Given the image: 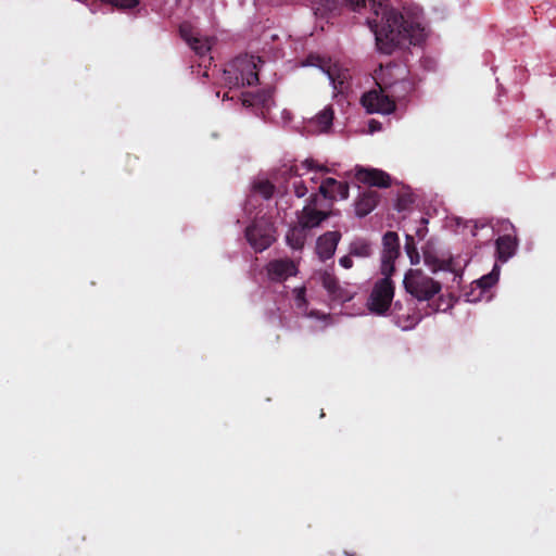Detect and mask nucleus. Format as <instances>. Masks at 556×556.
<instances>
[{
	"label": "nucleus",
	"instance_id": "nucleus-12",
	"mask_svg": "<svg viewBox=\"0 0 556 556\" xmlns=\"http://www.w3.org/2000/svg\"><path fill=\"white\" fill-rule=\"evenodd\" d=\"M318 192L320 195H323L325 199L328 200H336L337 197H339L342 200H345L349 198V184L345 181H338L334 178H326L321 181Z\"/></svg>",
	"mask_w": 556,
	"mask_h": 556
},
{
	"label": "nucleus",
	"instance_id": "nucleus-6",
	"mask_svg": "<svg viewBox=\"0 0 556 556\" xmlns=\"http://www.w3.org/2000/svg\"><path fill=\"white\" fill-rule=\"evenodd\" d=\"M361 103L370 114H390L394 112L396 108L394 99H391L387 89L379 87L378 89H372L364 93Z\"/></svg>",
	"mask_w": 556,
	"mask_h": 556
},
{
	"label": "nucleus",
	"instance_id": "nucleus-8",
	"mask_svg": "<svg viewBox=\"0 0 556 556\" xmlns=\"http://www.w3.org/2000/svg\"><path fill=\"white\" fill-rule=\"evenodd\" d=\"M409 74L407 65L391 62L386 66L380 65L379 71H376L375 79L379 88L387 89L393 84L404 79Z\"/></svg>",
	"mask_w": 556,
	"mask_h": 556
},
{
	"label": "nucleus",
	"instance_id": "nucleus-11",
	"mask_svg": "<svg viewBox=\"0 0 556 556\" xmlns=\"http://www.w3.org/2000/svg\"><path fill=\"white\" fill-rule=\"evenodd\" d=\"M341 237V232L337 230L327 231L318 237L316 241V253L321 261H327L333 256Z\"/></svg>",
	"mask_w": 556,
	"mask_h": 556
},
{
	"label": "nucleus",
	"instance_id": "nucleus-32",
	"mask_svg": "<svg viewBox=\"0 0 556 556\" xmlns=\"http://www.w3.org/2000/svg\"><path fill=\"white\" fill-rule=\"evenodd\" d=\"M329 79L332 81L334 89H342V85L344 84L343 78H341V75H338L337 77L333 76V74L328 71Z\"/></svg>",
	"mask_w": 556,
	"mask_h": 556
},
{
	"label": "nucleus",
	"instance_id": "nucleus-20",
	"mask_svg": "<svg viewBox=\"0 0 556 556\" xmlns=\"http://www.w3.org/2000/svg\"><path fill=\"white\" fill-rule=\"evenodd\" d=\"M424 262L432 273H437L439 270H453L452 261L440 260L428 249H424Z\"/></svg>",
	"mask_w": 556,
	"mask_h": 556
},
{
	"label": "nucleus",
	"instance_id": "nucleus-24",
	"mask_svg": "<svg viewBox=\"0 0 556 556\" xmlns=\"http://www.w3.org/2000/svg\"><path fill=\"white\" fill-rule=\"evenodd\" d=\"M189 47L195 52L197 55L200 58H204L208 55L211 49H212V42L211 39L205 37L198 36L195 39L191 41Z\"/></svg>",
	"mask_w": 556,
	"mask_h": 556
},
{
	"label": "nucleus",
	"instance_id": "nucleus-5",
	"mask_svg": "<svg viewBox=\"0 0 556 556\" xmlns=\"http://www.w3.org/2000/svg\"><path fill=\"white\" fill-rule=\"evenodd\" d=\"M391 277L383 276L381 279H378L368 298V309L377 315H384L392 304L395 286Z\"/></svg>",
	"mask_w": 556,
	"mask_h": 556
},
{
	"label": "nucleus",
	"instance_id": "nucleus-34",
	"mask_svg": "<svg viewBox=\"0 0 556 556\" xmlns=\"http://www.w3.org/2000/svg\"><path fill=\"white\" fill-rule=\"evenodd\" d=\"M303 166H305L308 170H317V167L320 166L319 164H317V162L315 160H312V159H307L305 160L303 163H302Z\"/></svg>",
	"mask_w": 556,
	"mask_h": 556
},
{
	"label": "nucleus",
	"instance_id": "nucleus-36",
	"mask_svg": "<svg viewBox=\"0 0 556 556\" xmlns=\"http://www.w3.org/2000/svg\"><path fill=\"white\" fill-rule=\"evenodd\" d=\"M417 320L415 318H412L408 324L401 325L404 329L413 327Z\"/></svg>",
	"mask_w": 556,
	"mask_h": 556
},
{
	"label": "nucleus",
	"instance_id": "nucleus-10",
	"mask_svg": "<svg viewBox=\"0 0 556 556\" xmlns=\"http://www.w3.org/2000/svg\"><path fill=\"white\" fill-rule=\"evenodd\" d=\"M355 178L359 182L371 187L388 188L391 185L390 175L378 168L356 166Z\"/></svg>",
	"mask_w": 556,
	"mask_h": 556
},
{
	"label": "nucleus",
	"instance_id": "nucleus-33",
	"mask_svg": "<svg viewBox=\"0 0 556 556\" xmlns=\"http://www.w3.org/2000/svg\"><path fill=\"white\" fill-rule=\"evenodd\" d=\"M352 255H344L339 260V264L344 267L345 269H350L353 267V260L351 257Z\"/></svg>",
	"mask_w": 556,
	"mask_h": 556
},
{
	"label": "nucleus",
	"instance_id": "nucleus-28",
	"mask_svg": "<svg viewBox=\"0 0 556 556\" xmlns=\"http://www.w3.org/2000/svg\"><path fill=\"white\" fill-rule=\"evenodd\" d=\"M101 2L108 3L119 10L131 9L138 5V0H100Z\"/></svg>",
	"mask_w": 556,
	"mask_h": 556
},
{
	"label": "nucleus",
	"instance_id": "nucleus-9",
	"mask_svg": "<svg viewBox=\"0 0 556 556\" xmlns=\"http://www.w3.org/2000/svg\"><path fill=\"white\" fill-rule=\"evenodd\" d=\"M268 278L274 282L286 281L298 274L295 263L290 258L270 261L266 266Z\"/></svg>",
	"mask_w": 556,
	"mask_h": 556
},
{
	"label": "nucleus",
	"instance_id": "nucleus-37",
	"mask_svg": "<svg viewBox=\"0 0 556 556\" xmlns=\"http://www.w3.org/2000/svg\"><path fill=\"white\" fill-rule=\"evenodd\" d=\"M317 170L321 172V173H329L330 172V169L327 166H325V165L318 166Z\"/></svg>",
	"mask_w": 556,
	"mask_h": 556
},
{
	"label": "nucleus",
	"instance_id": "nucleus-13",
	"mask_svg": "<svg viewBox=\"0 0 556 556\" xmlns=\"http://www.w3.org/2000/svg\"><path fill=\"white\" fill-rule=\"evenodd\" d=\"M323 287L327 290L332 300L348 302L352 300L353 292L342 287L337 277L330 273H324L321 276Z\"/></svg>",
	"mask_w": 556,
	"mask_h": 556
},
{
	"label": "nucleus",
	"instance_id": "nucleus-35",
	"mask_svg": "<svg viewBox=\"0 0 556 556\" xmlns=\"http://www.w3.org/2000/svg\"><path fill=\"white\" fill-rule=\"evenodd\" d=\"M318 204V194H311L308 199V204L306 206L316 208Z\"/></svg>",
	"mask_w": 556,
	"mask_h": 556
},
{
	"label": "nucleus",
	"instance_id": "nucleus-22",
	"mask_svg": "<svg viewBox=\"0 0 556 556\" xmlns=\"http://www.w3.org/2000/svg\"><path fill=\"white\" fill-rule=\"evenodd\" d=\"M333 117L334 111L331 105H328L315 116L312 123L315 124L320 131H327L332 126Z\"/></svg>",
	"mask_w": 556,
	"mask_h": 556
},
{
	"label": "nucleus",
	"instance_id": "nucleus-27",
	"mask_svg": "<svg viewBox=\"0 0 556 556\" xmlns=\"http://www.w3.org/2000/svg\"><path fill=\"white\" fill-rule=\"evenodd\" d=\"M179 33L181 38L188 43V46L191 43L193 39H195L199 35L194 31L193 27L190 23H182L179 26Z\"/></svg>",
	"mask_w": 556,
	"mask_h": 556
},
{
	"label": "nucleus",
	"instance_id": "nucleus-18",
	"mask_svg": "<svg viewBox=\"0 0 556 556\" xmlns=\"http://www.w3.org/2000/svg\"><path fill=\"white\" fill-rule=\"evenodd\" d=\"M307 239V230L299 223L288 230L286 241L293 250H302Z\"/></svg>",
	"mask_w": 556,
	"mask_h": 556
},
{
	"label": "nucleus",
	"instance_id": "nucleus-39",
	"mask_svg": "<svg viewBox=\"0 0 556 556\" xmlns=\"http://www.w3.org/2000/svg\"><path fill=\"white\" fill-rule=\"evenodd\" d=\"M135 161H137L136 156L127 155V163H131V162H135Z\"/></svg>",
	"mask_w": 556,
	"mask_h": 556
},
{
	"label": "nucleus",
	"instance_id": "nucleus-14",
	"mask_svg": "<svg viewBox=\"0 0 556 556\" xmlns=\"http://www.w3.org/2000/svg\"><path fill=\"white\" fill-rule=\"evenodd\" d=\"M380 201V194L371 189L365 190L355 200V214L358 217H365L371 213Z\"/></svg>",
	"mask_w": 556,
	"mask_h": 556
},
{
	"label": "nucleus",
	"instance_id": "nucleus-17",
	"mask_svg": "<svg viewBox=\"0 0 556 556\" xmlns=\"http://www.w3.org/2000/svg\"><path fill=\"white\" fill-rule=\"evenodd\" d=\"M415 80L409 74L404 79L387 88V91L391 99H394L395 103L396 101L406 99L415 90Z\"/></svg>",
	"mask_w": 556,
	"mask_h": 556
},
{
	"label": "nucleus",
	"instance_id": "nucleus-7",
	"mask_svg": "<svg viewBox=\"0 0 556 556\" xmlns=\"http://www.w3.org/2000/svg\"><path fill=\"white\" fill-rule=\"evenodd\" d=\"M401 254L400 238L395 231H387L382 237L380 273L392 276L395 271L394 262Z\"/></svg>",
	"mask_w": 556,
	"mask_h": 556
},
{
	"label": "nucleus",
	"instance_id": "nucleus-31",
	"mask_svg": "<svg viewBox=\"0 0 556 556\" xmlns=\"http://www.w3.org/2000/svg\"><path fill=\"white\" fill-rule=\"evenodd\" d=\"M421 223L424 225L418 227L415 230V236L418 237L420 240H422L426 237L427 232H428V229L426 227V225L428 224V220L426 218H421Z\"/></svg>",
	"mask_w": 556,
	"mask_h": 556
},
{
	"label": "nucleus",
	"instance_id": "nucleus-3",
	"mask_svg": "<svg viewBox=\"0 0 556 556\" xmlns=\"http://www.w3.org/2000/svg\"><path fill=\"white\" fill-rule=\"evenodd\" d=\"M406 292L418 301H429L440 293L441 283L420 269H409L403 280Z\"/></svg>",
	"mask_w": 556,
	"mask_h": 556
},
{
	"label": "nucleus",
	"instance_id": "nucleus-29",
	"mask_svg": "<svg viewBox=\"0 0 556 556\" xmlns=\"http://www.w3.org/2000/svg\"><path fill=\"white\" fill-rule=\"evenodd\" d=\"M295 302L298 307H303L306 305V289L305 287L295 288L293 290Z\"/></svg>",
	"mask_w": 556,
	"mask_h": 556
},
{
	"label": "nucleus",
	"instance_id": "nucleus-19",
	"mask_svg": "<svg viewBox=\"0 0 556 556\" xmlns=\"http://www.w3.org/2000/svg\"><path fill=\"white\" fill-rule=\"evenodd\" d=\"M271 101V93L269 91H261L257 93L247 92L243 93L242 104L244 106L260 105L262 109H269Z\"/></svg>",
	"mask_w": 556,
	"mask_h": 556
},
{
	"label": "nucleus",
	"instance_id": "nucleus-16",
	"mask_svg": "<svg viewBox=\"0 0 556 556\" xmlns=\"http://www.w3.org/2000/svg\"><path fill=\"white\" fill-rule=\"evenodd\" d=\"M495 245L497 258L501 262H506L516 253L518 239L513 235H503L496 239Z\"/></svg>",
	"mask_w": 556,
	"mask_h": 556
},
{
	"label": "nucleus",
	"instance_id": "nucleus-21",
	"mask_svg": "<svg viewBox=\"0 0 556 556\" xmlns=\"http://www.w3.org/2000/svg\"><path fill=\"white\" fill-rule=\"evenodd\" d=\"M251 190L264 200H270L276 191V186L268 179H256L252 182Z\"/></svg>",
	"mask_w": 556,
	"mask_h": 556
},
{
	"label": "nucleus",
	"instance_id": "nucleus-30",
	"mask_svg": "<svg viewBox=\"0 0 556 556\" xmlns=\"http://www.w3.org/2000/svg\"><path fill=\"white\" fill-rule=\"evenodd\" d=\"M294 193L298 198H303L307 194L308 190L307 187L303 181L294 182Z\"/></svg>",
	"mask_w": 556,
	"mask_h": 556
},
{
	"label": "nucleus",
	"instance_id": "nucleus-15",
	"mask_svg": "<svg viewBox=\"0 0 556 556\" xmlns=\"http://www.w3.org/2000/svg\"><path fill=\"white\" fill-rule=\"evenodd\" d=\"M329 216V212L319 211L317 208L309 206H304L301 214L298 216V223L308 231L309 229L318 227Z\"/></svg>",
	"mask_w": 556,
	"mask_h": 556
},
{
	"label": "nucleus",
	"instance_id": "nucleus-38",
	"mask_svg": "<svg viewBox=\"0 0 556 556\" xmlns=\"http://www.w3.org/2000/svg\"><path fill=\"white\" fill-rule=\"evenodd\" d=\"M289 174H290V175H293V176H298V175H299V174H298V169H296L294 166H291V167L289 168Z\"/></svg>",
	"mask_w": 556,
	"mask_h": 556
},
{
	"label": "nucleus",
	"instance_id": "nucleus-4",
	"mask_svg": "<svg viewBox=\"0 0 556 556\" xmlns=\"http://www.w3.org/2000/svg\"><path fill=\"white\" fill-rule=\"evenodd\" d=\"M276 227L270 218L265 216L255 219L245 229V238L255 252H263L276 240Z\"/></svg>",
	"mask_w": 556,
	"mask_h": 556
},
{
	"label": "nucleus",
	"instance_id": "nucleus-26",
	"mask_svg": "<svg viewBox=\"0 0 556 556\" xmlns=\"http://www.w3.org/2000/svg\"><path fill=\"white\" fill-rule=\"evenodd\" d=\"M498 276L500 268L497 265H495L491 273L482 276L479 280H477V285L483 290L490 289L497 282Z\"/></svg>",
	"mask_w": 556,
	"mask_h": 556
},
{
	"label": "nucleus",
	"instance_id": "nucleus-1",
	"mask_svg": "<svg viewBox=\"0 0 556 556\" xmlns=\"http://www.w3.org/2000/svg\"><path fill=\"white\" fill-rule=\"evenodd\" d=\"M346 5L355 11L370 7L375 18H368L375 34L377 49L384 54H391L396 48L407 45H418L425 39V29L420 23L405 18L399 11L389 8L388 0H344Z\"/></svg>",
	"mask_w": 556,
	"mask_h": 556
},
{
	"label": "nucleus",
	"instance_id": "nucleus-2",
	"mask_svg": "<svg viewBox=\"0 0 556 556\" xmlns=\"http://www.w3.org/2000/svg\"><path fill=\"white\" fill-rule=\"evenodd\" d=\"M224 81L230 88L257 84L258 70L255 58L245 54L233 59L224 70Z\"/></svg>",
	"mask_w": 556,
	"mask_h": 556
},
{
	"label": "nucleus",
	"instance_id": "nucleus-40",
	"mask_svg": "<svg viewBox=\"0 0 556 556\" xmlns=\"http://www.w3.org/2000/svg\"><path fill=\"white\" fill-rule=\"evenodd\" d=\"M376 124H378V123H377V122H375V121H371V122H370V128H371V130H375V129L377 128V125H376Z\"/></svg>",
	"mask_w": 556,
	"mask_h": 556
},
{
	"label": "nucleus",
	"instance_id": "nucleus-25",
	"mask_svg": "<svg viewBox=\"0 0 556 556\" xmlns=\"http://www.w3.org/2000/svg\"><path fill=\"white\" fill-rule=\"evenodd\" d=\"M404 249L410 260V263L414 265L418 264L420 256L416 248L415 238L413 235H406Z\"/></svg>",
	"mask_w": 556,
	"mask_h": 556
},
{
	"label": "nucleus",
	"instance_id": "nucleus-23",
	"mask_svg": "<svg viewBox=\"0 0 556 556\" xmlns=\"http://www.w3.org/2000/svg\"><path fill=\"white\" fill-rule=\"evenodd\" d=\"M349 252L356 257H369L372 253L371 243L366 239L357 238L351 242Z\"/></svg>",
	"mask_w": 556,
	"mask_h": 556
}]
</instances>
